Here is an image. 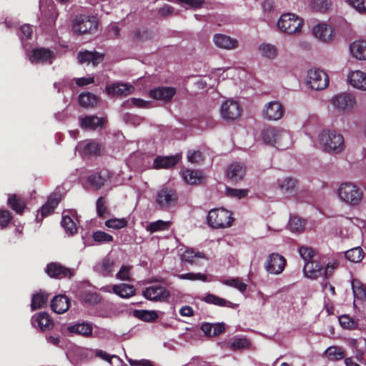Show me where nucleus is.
<instances>
[{"instance_id": "obj_28", "label": "nucleus", "mask_w": 366, "mask_h": 366, "mask_svg": "<svg viewBox=\"0 0 366 366\" xmlns=\"http://www.w3.org/2000/svg\"><path fill=\"white\" fill-rule=\"evenodd\" d=\"M204 253L196 252L192 249H187L181 254V260L190 264L200 265V259H205Z\"/></svg>"}, {"instance_id": "obj_33", "label": "nucleus", "mask_w": 366, "mask_h": 366, "mask_svg": "<svg viewBox=\"0 0 366 366\" xmlns=\"http://www.w3.org/2000/svg\"><path fill=\"white\" fill-rule=\"evenodd\" d=\"M60 202V197L58 194L50 195L46 202L41 207L40 212L42 217H46L54 212Z\"/></svg>"}, {"instance_id": "obj_13", "label": "nucleus", "mask_w": 366, "mask_h": 366, "mask_svg": "<svg viewBox=\"0 0 366 366\" xmlns=\"http://www.w3.org/2000/svg\"><path fill=\"white\" fill-rule=\"evenodd\" d=\"M330 102L334 107L342 111L352 110L356 104L355 96L347 92H342L334 96Z\"/></svg>"}, {"instance_id": "obj_60", "label": "nucleus", "mask_w": 366, "mask_h": 366, "mask_svg": "<svg viewBox=\"0 0 366 366\" xmlns=\"http://www.w3.org/2000/svg\"><path fill=\"white\" fill-rule=\"evenodd\" d=\"M106 32H107V36L109 39H115L119 36L120 29L116 24L113 23V24H110L107 27Z\"/></svg>"}, {"instance_id": "obj_41", "label": "nucleus", "mask_w": 366, "mask_h": 366, "mask_svg": "<svg viewBox=\"0 0 366 366\" xmlns=\"http://www.w3.org/2000/svg\"><path fill=\"white\" fill-rule=\"evenodd\" d=\"M221 282L227 286L237 289L241 293H244L247 288V285L239 277L228 278L221 280Z\"/></svg>"}, {"instance_id": "obj_8", "label": "nucleus", "mask_w": 366, "mask_h": 366, "mask_svg": "<svg viewBox=\"0 0 366 366\" xmlns=\"http://www.w3.org/2000/svg\"><path fill=\"white\" fill-rule=\"evenodd\" d=\"M221 117L227 122H233L238 119L242 114V109L238 102L233 99H227L220 107Z\"/></svg>"}, {"instance_id": "obj_55", "label": "nucleus", "mask_w": 366, "mask_h": 366, "mask_svg": "<svg viewBox=\"0 0 366 366\" xmlns=\"http://www.w3.org/2000/svg\"><path fill=\"white\" fill-rule=\"evenodd\" d=\"M339 322L343 328L352 330L356 328L357 322L349 315H344L339 317Z\"/></svg>"}, {"instance_id": "obj_45", "label": "nucleus", "mask_w": 366, "mask_h": 366, "mask_svg": "<svg viewBox=\"0 0 366 366\" xmlns=\"http://www.w3.org/2000/svg\"><path fill=\"white\" fill-rule=\"evenodd\" d=\"M8 204L17 214H21L25 208V202L16 195L13 194L8 199Z\"/></svg>"}, {"instance_id": "obj_1", "label": "nucleus", "mask_w": 366, "mask_h": 366, "mask_svg": "<svg viewBox=\"0 0 366 366\" xmlns=\"http://www.w3.org/2000/svg\"><path fill=\"white\" fill-rule=\"evenodd\" d=\"M262 137L265 144L280 149H288L292 144L290 132L280 127H268L265 128L262 132Z\"/></svg>"}, {"instance_id": "obj_24", "label": "nucleus", "mask_w": 366, "mask_h": 366, "mask_svg": "<svg viewBox=\"0 0 366 366\" xmlns=\"http://www.w3.org/2000/svg\"><path fill=\"white\" fill-rule=\"evenodd\" d=\"M51 307L54 312L63 314L69 308V300L66 295H56L51 300Z\"/></svg>"}, {"instance_id": "obj_56", "label": "nucleus", "mask_w": 366, "mask_h": 366, "mask_svg": "<svg viewBox=\"0 0 366 366\" xmlns=\"http://www.w3.org/2000/svg\"><path fill=\"white\" fill-rule=\"evenodd\" d=\"M226 194L229 197L241 199L242 197H246L248 194V190L243 189H232L227 187Z\"/></svg>"}, {"instance_id": "obj_31", "label": "nucleus", "mask_w": 366, "mask_h": 366, "mask_svg": "<svg viewBox=\"0 0 366 366\" xmlns=\"http://www.w3.org/2000/svg\"><path fill=\"white\" fill-rule=\"evenodd\" d=\"M68 330L71 333L78 334L84 337H89L92 334L93 327L89 322L76 323L68 327Z\"/></svg>"}, {"instance_id": "obj_27", "label": "nucleus", "mask_w": 366, "mask_h": 366, "mask_svg": "<svg viewBox=\"0 0 366 366\" xmlns=\"http://www.w3.org/2000/svg\"><path fill=\"white\" fill-rule=\"evenodd\" d=\"M77 59L80 64L92 63L93 66H97L102 61L103 56L97 52L84 51L79 52Z\"/></svg>"}, {"instance_id": "obj_21", "label": "nucleus", "mask_w": 366, "mask_h": 366, "mask_svg": "<svg viewBox=\"0 0 366 366\" xmlns=\"http://www.w3.org/2000/svg\"><path fill=\"white\" fill-rule=\"evenodd\" d=\"M246 174V167L243 163L233 162L227 169V176L232 182L242 180Z\"/></svg>"}, {"instance_id": "obj_58", "label": "nucleus", "mask_w": 366, "mask_h": 366, "mask_svg": "<svg viewBox=\"0 0 366 366\" xmlns=\"http://www.w3.org/2000/svg\"><path fill=\"white\" fill-rule=\"evenodd\" d=\"M132 267L127 265H123L119 272L117 273L116 277L121 280L130 281V270Z\"/></svg>"}, {"instance_id": "obj_30", "label": "nucleus", "mask_w": 366, "mask_h": 366, "mask_svg": "<svg viewBox=\"0 0 366 366\" xmlns=\"http://www.w3.org/2000/svg\"><path fill=\"white\" fill-rule=\"evenodd\" d=\"M184 180L189 184H200L204 179L202 172L199 170L186 169L182 174Z\"/></svg>"}, {"instance_id": "obj_54", "label": "nucleus", "mask_w": 366, "mask_h": 366, "mask_svg": "<svg viewBox=\"0 0 366 366\" xmlns=\"http://www.w3.org/2000/svg\"><path fill=\"white\" fill-rule=\"evenodd\" d=\"M228 344L229 347L233 350L243 349L249 346L247 340L242 337L234 338Z\"/></svg>"}, {"instance_id": "obj_29", "label": "nucleus", "mask_w": 366, "mask_h": 366, "mask_svg": "<svg viewBox=\"0 0 366 366\" xmlns=\"http://www.w3.org/2000/svg\"><path fill=\"white\" fill-rule=\"evenodd\" d=\"M179 159V155L169 157H157L153 164L155 169H169L173 167Z\"/></svg>"}, {"instance_id": "obj_36", "label": "nucleus", "mask_w": 366, "mask_h": 366, "mask_svg": "<svg viewBox=\"0 0 366 366\" xmlns=\"http://www.w3.org/2000/svg\"><path fill=\"white\" fill-rule=\"evenodd\" d=\"M258 51L262 56L272 59L277 56L276 46L271 44L262 43L258 46Z\"/></svg>"}, {"instance_id": "obj_7", "label": "nucleus", "mask_w": 366, "mask_h": 366, "mask_svg": "<svg viewBox=\"0 0 366 366\" xmlns=\"http://www.w3.org/2000/svg\"><path fill=\"white\" fill-rule=\"evenodd\" d=\"M178 196L176 191L170 187H162L156 194V203L164 210H167L176 205Z\"/></svg>"}, {"instance_id": "obj_44", "label": "nucleus", "mask_w": 366, "mask_h": 366, "mask_svg": "<svg viewBox=\"0 0 366 366\" xmlns=\"http://www.w3.org/2000/svg\"><path fill=\"white\" fill-rule=\"evenodd\" d=\"M49 299V295L43 292H38L32 296L31 307L35 310L46 305Z\"/></svg>"}, {"instance_id": "obj_6", "label": "nucleus", "mask_w": 366, "mask_h": 366, "mask_svg": "<svg viewBox=\"0 0 366 366\" xmlns=\"http://www.w3.org/2000/svg\"><path fill=\"white\" fill-rule=\"evenodd\" d=\"M306 83L312 89L323 90L329 85V76L323 70L312 68L307 71Z\"/></svg>"}, {"instance_id": "obj_12", "label": "nucleus", "mask_w": 366, "mask_h": 366, "mask_svg": "<svg viewBox=\"0 0 366 366\" xmlns=\"http://www.w3.org/2000/svg\"><path fill=\"white\" fill-rule=\"evenodd\" d=\"M97 29V23L92 16L81 15L77 16L73 24V30L76 33H91Z\"/></svg>"}, {"instance_id": "obj_32", "label": "nucleus", "mask_w": 366, "mask_h": 366, "mask_svg": "<svg viewBox=\"0 0 366 366\" xmlns=\"http://www.w3.org/2000/svg\"><path fill=\"white\" fill-rule=\"evenodd\" d=\"M352 56L360 60H366V41L358 40L350 45Z\"/></svg>"}, {"instance_id": "obj_26", "label": "nucleus", "mask_w": 366, "mask_h": 366, "mask_svg": "<svg viewBox=\"0 0 366 366\" xmlns=\"http://www.w3.org/2000/svg\"><path fill=\"white\" fill-rule=\"evenodd\" d=\"M313 34L317 39L322 41H329L333 36V31L331 26L326 24H319L313 28Z\"/></svg>"}, {"instance_id": "obj_50", "label": "nucleus", "mask_w": 366, "mask_h": 366, "mask_svg": "<svg viewBox=\"0 0 366 366\" xmlns=\"http://www.w3.org/2000/svg\"><path fill=\"white\" fill-rule=\"evenodd\" d=\"M179 280H187L190 281L200 280L202 282L207 281V275L202 273L188 272L184 274H178L177 276Z\"/></svg>"}, {"instance_id": "obj_19", "label": "nucleus", "mask_w": 366, "mask_h": 366, "mask_svg": "<svg viewBox=\"0 0 366 366\" xmlns=\"http://www.w3.org/2000/svg\"><path fill=\"white\" fill-rule=\"evenodd\" d=\"M76 151L83 157L97 155L100 152L99 144L94 141H84L78 143Z\"/></svg>"}, {"instance_id": "obj_22", "label": "nucleus", "mask_w": 366, "mask_h": 366, "mask_svg": "<svg viewBox=\"0 0 366 366\" xmlns=\"http://www.w3.org/2000/svg\"><path fill=\"white\" fill-rule=\"evenodd\" d=\"M176 94V89L173 87L162 86L150 91V97L157 100L164 102L170 101Z\"/></svg>"}, {"instance_id": "obj_62", "label": "nucleus", "mask_w": 366, "mask_h": 366, "mask_svg": "<svg viewBox=\"0 0 366 366\" xmlns=\"http://www.w3.org/2000/svg\"><path fill=\"white\" fill-rule=\"evenodd\" d=\"M349 4L360 13L366 12V0H348Z\"/></svg>"}, {"instance_id": "obj_2", "label": "nucleus", "mask_w": 366, "mask_h": 366, "mask_svg": "<svg viewBox=\"0 0 366 366\" xmlns=\"http://www.w3.org/2000/svg\"><path fill=\"white\" fill-rule=\"evenodd\" d=\"M320 147L328 153L339 154L345 149V139L343 136L335 130L324 129L317 137Z\"/></svg>"}, {"instance_id": "obj_40", "label": "nucleus", "mask_w": 366, "mask_h": 366, "mask_svg": "<svg viewBox=\"0 0 366 366\" xmlns=\"http://www.w3.org/2000/svg\"><path fill=\"white\" fill-rule=\"evenodd\" d=\"M114 262L108 257L102 259V261L97 265V270L103 276H109L114 269Z\"/></svg>"}, {"instance_id": "obj_17", "label": "nucleus", "mask_w": 366, "mask_h": 366, "mask_svg": "<svg viewBox=\"0 0 366 366\" xmlns=\"http://www.w3.org/2000/svg\"><path fill=\"white\" fill-rule=\"evenodd\" d=\"M105 90L109 96L124 97L132 94L134 88L131 84L116 82L107 84Z\"/></svg>"}, {"instance_id": "obj_10", "label": "nucleus", "mask_w": 366, "mask_h": 366, "mask_svg": "<svg viewBox=\"0 0 366 366\" xmlns=\"http://www.w3.org/2000/svg\"><path fill=\"white\" fill-rule=\"evenodd\" d=\"M142 295L148 300L152 302H167L170 297V292L161 285H152L142 291Z\"/></svg>"}, {"instance_id": "obj_59", "label": "nucleus", "mask_w": 366, "mask_h": 366, "mask_svg": "<svg viewBox=\"0 0 366 366\" xmlns=\"http://www.w3.org/2000/svg\"><path fill=\"white\" fill-rule=\"evenodd\" d=\"M187 159L192 163H200L203 162L204 157L199 151H189L187 152Z\"/></svg>"}, {"instance_id": "obj_16", "label": "nucleus", "mask_w": 366, "mask_h": 366, "mask_svg": "<svg viewBox=\"0 0 366 366\" xmlns=\"http://www.w3.org/2000/svg\"><path fill=\"white\" fill-rule=\"evenodd\" d=\"M46 272L51 277L61 279L71 277L74 274V270L65 267L59 263L52 262L47 265Z\"/></svg>"}, {"instance_id": "obj_49", "label": "nucleus", "mask_w": 366, "mask_h": 366, "mask_svg": "<svg viewBox=\"0 0 366 366\" xmlns=\"http://www.w3.org/2000/svg\"><path fill=\"white\" fill-rule=\"evenodd\" d=\"M296 184V180L292 177H286L278 180V187L282 191L289 192L292 191Z\"/></svg>"}, {"instance_id": "obj_4", "label": "nucleus", "mask_w": 366, "mask_h": 366, "mask_svg": "<svg viewBox=\"0 0 366 366\" xmlns=\"http://www.w3.org/2000/svg\"><path fill=\"white\" fill-rule=\"evenodd\" d=\"M233 219L232 214L222 208L211 209L207 215L209 225L217 229L230 227Z\"/></svg>"}, {"instance_id": "obj_61", "label": "nucleus", "mask_w": 366, "mask_h": 366, "mask_svg": "<svg viewBox=\"0 0 366 366\" xmlns=\"http://www.w3.org/2000/svg\"><path fill=\"white\" fill-rule=\"evenodd\" d=\"M11 219V214L9 211L0 209V226L4 228L8 225Z\"/></svg>"}, {"instance_id": "obj_18", "label": "nucleus", "mask_w": 366, "mask_h": 366, "mask_svg": "<svg viewBox=\"0 0 366 366\" xmlns=\"http://www.w3.org/2000/svg\"><path fill=\"white\" fill-rule=\"evenodd\" d=\"M304 274L310 279H316L322 274L326 275V270L318 262L311 260L305 262L303 268Z\"/></svg>"}, {"instance_id": "obj_25", "label": "nucleus", "mask_w": 366, "mask_h": 366, "mask_svg": "<svg viewBox=\"0 0 366 366\" xmlns=\"http://www.w3.org/2000/svg\"><path fill=\"white\" fill-rule=\"evenodd\" d=\"M32 325L41 330H49L53 326V322L46 312L34 315L31 319Z\"/></svg>"}, {"instance_id": "obj_34", "label": "nucleus", "mask_w": 366, "mask_h": 366, "mask_svg": "<svg viewBox=\"0 0 366 366\" xmlns=\"http://www.w3.org/2000/svg\"><path fill=\"white\" fill-rule=\"evenodd\" d=\"M114 293L122 298H129L135 295V289L132 285L127 284L115 285L112 287Z\"/></svg>"}, {"instance_id": "obj_53", "label": "nucleus", "mask_w": 366, "mask_h": 366, "mask_svg": "<svg viewBox=\"0 0 366 366\" xmlns=\"http://www.w3.org/2000/svg\"><path fill=\"white\" fill-rule=\"evenodd\" d=\"M304 221L298 217H292L289 222V228L292 232H301L304 229Z\"/></svg>"}, {"instance_id": "obj_39", "label": "nucleus", "mask_w": 366, "mask_h": 366, "mask_svg": "<svg viewBox=\"0 0 366 366\" xmlns=\"http://www.w3.org/2000/svg\"><path fill=\"white\" fill-rule=\"evenodd\" d=\"M171 222L169 221L157 220L149 223L145 229L150 233H154L159 231H165L169 229Z\"/></svg>"}, {"instance_id": "obj_48", "label": "nucleus", "mask_w": 366, "mask_h": 366, "mask_svg": "<svg viewBox=\"0 0 366 366\" xmlns=\"http://www.w3.org/2000/svg\"><path fill=\"white\" fill-rule=\"evenodd\" d=\"M352 288L355 297V302L356 300H364L366 299V291L362 284L359 282L353 281L352 283Z\"/></svg>"}, {"instance_id": "obj_47", "label": "nucleus", "mask_w": 366, "mask_h": 366, "mask_svg": "<svg viewBox=\"0 0 366 366\" xmlns=\"http://www.w3.org/2000/svg\"><path fill=\"white\" fill-rule=\"evenodd\" d=\"M364 257V252L361 247H357L347 250L345 252V257L352 262H360Z\"/></svg>"}, {"instance_id": "obj_38", "label": "nucleus", "mask_w": 366, "mask_h": 366, "mask_svg": "<svg viewBox=\"0 0 366 366\" xmlns=\"http://www.w3.org/2000/svg\"><path fill=\"white\" fill-rule=\"evenodd\" d=\"M203 300L207 303L213 304L214 305L221 307H234L236 306V305L233 304L232 302L212 294L207 295L203 298Z\"/></svg>"}, {"instance_id": "obj_64", "label": "nucleus", "mask_w": 366, "mask_h": 366, "mask_svg": "<svg viewBox=\"0 0 366 366\" xmlns=\"http://www.w3.org/2000/svg\"><path fill=\"white\" fill-rule=\"evenodd\" d=\"M331 5L328 0H314L313 7L320 11H326Z\"/></svg>"}, {"instance_id": "obj_42", "label": "nucleus", "mask_w": 366, "mask_h": 366, "mask_svg": "<svg viewBox=\"0 0 366 366\" xmlns=\"http://www.w3.org/2000/svg\"><path fill=\"white\" fill-rule=\"evenodd\" d=\"M79 102L84 107H94L98 102V97L90 92H84L79 96Z\"/></svg>"}, {"instance_id": "obj_52", "label": "nucleus", "mask_w": 366, "mask_h": 366, "mask_svg": "<svg viewBox=\"0 0 366 366\" xmlns=\"http://www.w3.org/2000/svg\"><path fill=\"white\" fill-rule=\"evenodd\" d=\"M96 356L109 362L111 365H112L114 361L115 363H117V366H120L121 360L118 356L115 355H110L107 352L100 350L96 352Z\"/></svg>"}, {"instance_id": "obj_57", "label": "nucleus", "mask_w": 366, "mask_h": 366, "mask_svg": "<svg viewBox=\"0 0 366 366\" xmlns=\"http://www.w3.org/2000/svg\"><path fill=\"white\" fill-rule=\"evenodd\" d=\"M93 239L95 242H109L113 240V237L104 232L97 231L94 232Z\"/></svg>"}, {"instance_id": "obj_15", "label": "nucleus", "mask_w": 366, "mask_h": 366, "mask_svg": "<svg viewBox=\"0 0 366 366\" xmlns=\"http://www.w3.org/2000/svg\"><path fill=\"white\" fill-rule=\"evenodd\" d=\"M29 59L32 64H51L54 59V53L44 48L34 49Z\"/></svg>"}, {"instance_id": "obj_23", "label": "nucleus", "mask_w": 366, "mask_h": 366, "mask_svg": "<svg viewBox=\"0 0 366 366\" xmlns=\"http://www.w3.org/2000/svg\"><path fill=\"white\" fill-rule=\"evenodd\" d=\"M105 123V119L97 116H86L80 119L81 127L86 130H95L102 128Z\"/></svg>"}, {"instance_id": "obj_37", "label": "nucleus", "mask_w": 366, "mask_h": 366, "mask_svg": "<svg viewBox=\"0 0 366 366\" xmlns=\"http://www.w3.org/2000/svg\"><path fill=\"white\" fill-rule=\"evenodd\" d=\"M134 315L144 322H154L159 317L158 312L155 310H134Z\"/></svg>"}, {"instance_id": "obj_9", "label": "nucleus", "mask_w": 366, "mask_h": 366, "mask_svg": "<svg viewBox=\"0 0 366 366\" xmlns=\"http://www.w3.org/2000/svg\"><path fill=\"white\" fill-rule=\"evenodd\" d=\"M285 112L282 104L279 101L273 100L264 104L262 115L267 121H277L282 118Z\"/></svg>"}, {"instance_id": "obj_35", "label": "nucleus", "mask_w": 366, "mask_h": 366, "mask_svg": "<svg viewBox=\"0 0 366 366\" xmlns=\"http://www.w3.org/2000/svg\"><path fill=\"white\" fill-rule=\"evenodd\" d=\"M109 177V172L107 170H103L99 173L91 175L89 177V182L96 188H100L105 184Z\"/></svg>"}, {"instance_id": "obj_5", "label": "nucleus", "mask_w": 366, "mask_h": 366, "mask_svg": "<svg viewBox=\"0 0 366 366\" xmlns=\"http://www.w3.org/2000/svg\"><path fill=\"white\" fill-rule=\"evenodd\" d=\"M302 24V19L291 13L283 14L277 21L279 29L288 34L300 32Z\"/></svg>"}, {"instance_id": "obj_14", "label": "nucleus", "mask_w": 366, "mask_h": 366, "mask_svg": "<svg viewBox=\"0 0 366 366\" xmlns=\"http://www.w3.org/2000/svg\"><path fill=\"white\" fill-rule=\"evenodd\" d=\"M214 45L221 49L233 50L239 47V41L224 34H215L213 36Z\"/></svg>"}, {"instance_id": "obj_63", "label": "nucleus", "mask_w": 366, "mask_h": 366, "mask_svg": "<svg viewBox=\"0 0 366 366\" xmlns=\"http://www.w3.org/2000/svg\"><path fill=\"white\" fill-rule=\"evenodd\" d=\"M299 253L302 258L305 259V262L307 261H311L310 259L314 255L312 249L307 247H301L299 249Z\"/></svg>"}, {"instance_id": "obj_46", "label": "nucleus", "mask_w": 366, "mask_h": 366, "mask_svg": "<svg viewBox=\"0 0 366 366\" xmlns=\"http://www.w3.org/2000/svg\"><path fill=\"white\" fill-rule=\"evenodd\" d=\"M61 226L69 234H74L77 232V227L74 220L67 214H63Z\"/></svg>"}, {"instance_id": "obj_51", "label": "nucleus", "mask_w": 366, "mask_h": 366, "mask_svg": "<svg viewBox=\"0 0 366 366\" xmlns=\"http://www.w3.org/2000/svg\"><path fill=\"white\" fill-rule=\"evenodd\" d=\"M105 225L109 228H112L114 229H120L125 227L127 225V221L125 218H114L107 220L105 222Z\"/></svg>"}, {"instance_id": "obj_43", "label": "nucleus", "mask_w": 366, "mask_h": 366, "mask_svg": "<svg viewBox=\"0 0 366 366\" xmlns=\"http://www.w3.org/2000/svg\"><path fill=\"white\" fill-rule=\"evenodd\" d=\"M325 355L331 360H339L345 357V351L341 347L331 346L326 350Z\"/></svg>"}, {"instance_id": "obj_20", "label": "nucleus", "mask_w": 366, "mask_h": 366, "mask_svg": "<svg viewBox=\"0 0 366 366\" xmlns=\"http://www.w3.org/2000/svg\"><path fill=\"white\" fill-rule=\"evenodd\" d=\"M348 83L354 88L366 91V74L360 70L350 72L347 75Z\"/></svg>"}, {"instance_id": "obj_3", "label": "nucleus", "mask_w": 366, "mask_h": 366, "mask_svg": "<svg viewBox=\"0 0 366 366\" xmlns=\"http://www.w3.org/2000/svg\"><path fill=\"white\" fill-rule=\"evenodd\" d=\"M340 199L350 206H357L363 199V192L360 187L352 182L342 183L337 190Z\"/></svg>"}, {"instance_id": "obj_11", "label": "nucleus", "mask_w": 366, "mask_h": 366, "mask_svg": "<svg viewBox=\"0 0 366 366\" xmlns=\"http://www.w3.org/2000/svg\"><path fill=\"white\" fill-rule=\"evenodd\" d=\"M285 258L278 253L269 254L264 262L265 270L272 274H281L285 269Z\"/></svg>"}]
</instances>
